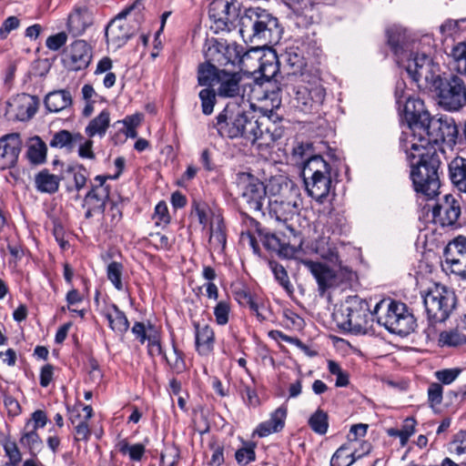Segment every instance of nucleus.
<instances>
[{"label": "nucleus", "mask_w": 466, "mask_h": 466, "mask_svg": "<svg viewBox=\"0 0 466 466\" xmlns=\"http://www.w3.org/2000/svg\"><path fill=\"white\" fill-rule=\"evenodd\" d=\"M216 127L221 137L244 138L259 150L270 147L281 137V130L268 117H256L235 105H228L217 116Z\"/></svg>", "instance_id": "obj_1"}, {"label": "nucleus", "mask_w": 466, "mask_h": 466, "mask_svg": "<svg viewBox=\"0 0 466 466\" xmlns=\"http://www.w3.org/2000/svg\"><path fill=\"white\" fill-rule=\"evenodd\" d=\"M405 114L410 120L409 128L411 132L407 141H416L418 146L424 144L426 147H435L440 156L444 154L441 143L449 147L455 145L459 131L452 118L431 117L420 99H408Z\"/></svg>", "instance_id": "obj_2"}, {"label": "nucleus", "mask_w": 466, "mask_h": 466, "mask_svg": "<svg viewBox=\"0 0 466 466\" xmlns=\"http://www.w3.org/2000/svg\"><path fill=\"white\" fill-rule=\"evenodd\" d=\"M208 15L217 29H274L278 18L268 10L249 7L240 12L238 0H213Z\"/></svg>", "instance_id": "obj_3"}, {"label": "nucleus", "mask_w": 466, "mask_h": 466, "mask_svg": "<svg viewBox=\"0 0 466 466\" xmlns=\"http://www.w3.org/2000/svg\"><path fill=\"white\" fill-rule=\"evenodd\" d=\"M416 141H406L404 147L411 168L414 188L428 198H433L440 188L439 168L441 158L435 147L418 146Z\"/></svg>", "instance_id": "obj_4"}, {"label": "nucleus", "mask_w": 466, "mask_h": 466, "mask_svg": "<svg viewBox=\"0 0 466 466\" xmlns=\"http://www.w3.org/2000/svg\"><path fill=\"white\" fill-rule=\"evenodd\" d=\"M388 43L407 73L419 86L430 87L439 74V66L432 59L421 53H413L414 41H410L406 31H390Z\"/></svg>", "instance_id": "obj_5"}, {"label": "nucleus", "mask_w": 466, "mask_h": 466, "mask_svg": "<svg viewBox=\"0 0 466 466\" xmlns=\"http://www.w3.org/2000/svg\"><path fill=\"white\" fill-rule=\"evenodd\" d=\"M268 192L271 196L268 200L270 216L294 232L288 222L299 212L302 204L299 188L286 179L273 178L268 183Z\"/></svg>", "instance_id": "obj_6"}, {"label": "nucleus", "mask_w": 466, "mask_h": 466, "mask_svg": "<svg viewBox=\"0 0 466 466\" xmlns=\"http://www.w3.org/2000/svg\"><path fill=\"white\" fill-rule=\"evenodd\" d=\"M373 316L368 301L353 296L349 297L333 313V319L338 328L344 331L365 334L372 326Z\"/></svg>", "instance_id": "obj_7"}, {"label": "nucleus", "mask_w": 466, "mask_h": 466, "mask_svg": "<svg viewBox=\"0 0 466 466\" xmlns=\"http://www.w3.org/2000/svg\"><path fill=\"white\" fill-rule=\"evenodd\" d=\"M380 325L390 332L406 336L414 330L416 320L404 303L391 299H382L373 309Z\"/></svg>", "instance_id": "obj_8"}, {"label": "nucleus", "mask_w": 466, "mask_h": 466, "mask_svg": "<svg viewBox=\"0 0 466 466\" xmlns=\"http://www.w3.org/2000/svg\"><path fill=\"white\" fill-rule=\"evenodd\" d=\"M302 176L309 196L322 203L331 188L329 164L321 156H314L305 161Z\"/></svg>", "instance_id": "obj_9"}, {"label": "nucleus", "mask_w": 466, "mask_h": 466, "mask_svg": "<svg viewBox=\"0 0 466 466\" xmlns=\"http://www.w3.org/2000/svg\"><path fill=\"white\" fill-rule=\"evenodd\" d=\"M325 96V88L318 78L309 79L308 76L301 75L292 86L291 103L303 113H312L323 104Z\"/></svg>", "instance_id": "obj_10"}, {"label": "nucleus", "mask_w": 466, "mask_h": 466, "mask_svg": "<svg viewBox=\"0 0 466 466\" xmlns=\"http://www.w3.org/2000/svg\"><path fill=\"white\" fill-rule=\"evenodd\" d=\"M430 87L437 93L439 105L448 111H458L466 105V85L457 76L441 78L439 75Z\"/></svg>", "instance_id": "obj_11"}, {"label": "nucleus", "mask_w": 466, "mask_h": 466, "mask_svg": "<svg viewBox=\"0 0 466 466\" xmlns=\"http://www.w3.org/2000/svg\"><path fill=\"white\" fill-rule=\"evenodd\" d=\"M423 302L429 319L442 322L455 307V295L445 287L436 285L425 295Z\"/></svg>", "instance_id": "obj_12"}, {"label": "nucleus", "mask_w": 466, "mask_h": 466, "mask_svg": "<svg viewBox=\"0 0 466 466\" xmlns=\"http://www.w3.org/2000/svg\"><path fill=\"white\" fill-rule=\"evenodd\" d=\"M251 49L244 52V48L236 43L222 45L217 48V54L214 56V61L219 66H228L229 65L238 66L242 72H253L254 66L249 65L250 57L253 56L255 60L257 57L253 56Z\"/></svg>", "instance_id": "obj_13"}, {"label": "nucleus", "mask_w": 466, "mask_h": 466, "mask_svg": "<svg viewBox=\"0 0 466 466\" xmlns=\"http://www.w3.org/2000/svg\"><path fill=\"white\" fill-rule=\"evenodd\" d=\"M239 187L241 198L247 204L248 209L254 212H261L266 201L268 185L266 187L258 178L245 174L240 177Z\"/></svg>", "instance_id": "obj_14"}, {"label": "nucleus", "mask_w": 466, "mask_h": 466, "mask_svg": "<svg viewBox=\"0 0 466 466\" xmlns=\"http://www.w3.org/2000/svg\"><path fill=\"white\" fill-rule=\"evenodd\" d=\"M444 259L452 273L466 275V238L460 236L451 241L444 249Z\"/></svg>", "instance_id": "obj_15"}, {"label": "nucleus", "mask_w": 466, "mask_h": 466, "mask_svg": "<svg viewBox=\"0 0 466 466\" xmlns=\"http://www.w3.org/2000/svg\"><path fill=\"white\" fill-rule=\"evenodd\" d=\"M38 99L35 96L20 94L7 102L5 114L9 118L27 121L36 113Z\"/></svg>", "instance_id": "obj_16"}, {"label": "nucleus", "mask_w": 466, "mask_h": 466, "mask_svg": "<svg viewBox=\"0 0 466 466\" xmlns=\"http://www.w3.org/2000/svg\"><path fill=\"white\" fill-rule=\"evenodd\" d=\"M91 59L90 46L86 41L77 40L65 52L63 63L69 70L78 71L87 67Z\"/></svg>", "instance_id": "obj_17"}, {"label": "nucleus", "mask_w": 466, "mask_h": 466, "mask_svg": "<svg viewBox=\"0 0 466 466\" xmlns=\"http://www.w3.org/2000/svg\"><path fill=\"white\" fill-rule=\"evenodd\" d=\"M106 177L97 176L95 181L97 183L92 186V189L86 194L84 200V207L86 208V217L93 213H102L109 198V188L105 184Z\"/></svg>", "instance_id": "obj_18"}, {"label": "nucleus", "mask_w": 466, "mask_h": 466, "mask_svg": "<svg viewBox=\"0 0 466 466\" xmlns=\"http://www.w3.org/2000/svg\"><path fill=\"white\" fill-rule=\"evenodd\" d=\"M251 53L254 54L253 56L257 57V60L253 56L250 57V60L258 64V66L252 65L255 68L254 71L245 72V74L254 75L259 73L266 80L273 78L279 72V61L276 53L272 51L262 53V50L259 48H251Z\"/></svg>", "instance_id": "obj_19"}, {"label": "nucleus", "mask_w": 466, "mask_h": 466, "mask_svg": "<svg viewBox=\"0 0 466 466\" xmlns=\"http://www.w3.org/2000/svg\"><path fill=\"white\" fill-rule=\"evenodd\" d=\"M21 146L18 133L7 134L0 138V168H9L16 163Z\"/></svg>", "instance_id": "obj_20"}, {"label": "nucleus", "mask_w": 466, "mask_h": 466, "mask_svg": "<svg viewBox=\"0 0 466 466\" xmlns=\"http://www.w3.org/2000/svg\"><path fill=\"white\" fill-rule=\"evenodd\" d=\"M432 215L442 226H451L461 215L460 204L451 195H446L442 202L432 208Z\"/></svg>", "instance_id": "obj_21"}, {"label": "nucleus", "mask_w": 466, "mask_h": 466, "mask_svg": "<svg viewBox=\"0 0 466 466\" xmlns=\"http://www.w3.org/2000/svg\"><path fill=\"white\" fill-rule=\"evenodd\" d=\"M302 263L316 279L321 293H324L327 289L335 284L336 272L334 267L336 265L332 264L333 267H330L312 260H304Z\"/></svg>", "instance_id": "obj_22"}, {"label": "nucleus", "mask_w": 466, "mask_h": 466, "mask_svg": "<svg viewBox=\"0 0 466 466\" xmlns=\"http://www.w3.org/2000/svg\"><path fill=\"white\" fill-rule=\"evenodd\" d=\"M241 76L238 72H230L221 69L218 73L216 86L217 94L220 97H235L240 94L239 82Z\"/></svg>", "instance_id": "obj_23"}, {"label": "nucleus", "mask_w": 466, "mask_h": 466, "mask_svg": "<svg viewBox=\"0 0 466 466\" xmlns=\"http://www.w3.org/2000/svg\"><path fill=\"white\" fill-rule=\"evenodd\" d=\"M287 417V407L282 405L276 409L271 414L268 420L260 423L257 429L256 433L259 437H266L271 433L280 431L285 425V420Z\"/></svg>", "instance_id": "obj_24"}, {"label": "nucleus", "mask_w": 466, "mask_h": 466, "mask_svg": "<svg viewBox=\"0 0 466 466\" xmlns=\"http://www.w3.org/2000/svg\"><path fill=\"white\" fill-rule=\"evenodd\" d=\"M60 180L64 182L66 191H78L86 185V170L80 166L67 167L62 170Z\"/></svg>", "instance_id": "obj_25"}, {"label": "nucleus", "mask_w": 466, "mask_h": 466, "mask_svg": "<svg viewBox=\"0 0 466 466\" xmlns=\"http://www.w3.org/2000/svg\"><path fill=\"white\" fill-rule=\"evenodd\" d=\"M108 320L110 329L116 334L123 335L129 328V322L125 313L115 304H108L103 311Z\"/></svg>", "instance_id": "obj_26"}, {"label": "nucleus", "mask_w": 466, "mask_h": 466, "mask_svg": "<svg viewBox=\"0 0 466 466\" xmlns=\"http://www.w3.org/2000/svg\"><path fill=\"white\" fill-rule=\"evenodd\" d=\"M196 348L200 355H208L214 348L215 335L213 329L208 326L195 324Z\"/></svg>", "instance_id": "obj_27"}, {"label": "nucleus", "mask_w": 466, "mask_h": 466, "mask_svg": "<svg viewBox=\"0 0 466 466\" xmlns=\"http://www.w3.org/2000/svg\"><path fill=\"white\" fill-rule=\"evenodd\" d=\"M26 147V157L31 164L41 165L46 162L47 147L38 136L28 138Z\"/></svg>", "instance_id": "obj_28"}, {"label": "nucleus", "mask_w": 466, "mask_h": 466, "mask_svg": "<svg viewBox=\"0 0 466 466\" xmlns=\"http://www.w3.org/2000/svg\"><path fill=\"white\" fill-rule=\"evenodd\" d=\"M110 112L107 109L102 110L96 117L91 119L85 128L89 137H103L110 127Z\"/></svg>", "instance_id": "obj_29"}, {"label": "nucleus", "mask_w": 466, "mask_h": 466, "mask_svg": "<svg viewBox=\"0 0 466 466\" xmlns=\"http://www.w3.org/2000/svg\"><path fill=\"white\" fill-rule=\"evenodd\" d=\"M144 9V0H136L132 5L127 6L113 19H111L105 29H109L111 26L115 25L117 22H120L123 19L134 20L139 24L143 19Z\"/></svg>", "instance_id": "obj_30"}, {"label": "nucleus", "mask_w": 466, "mask_h": 466, "mask_svg": "<svg viewBox=\"0 0 466 466\" xmlns=\"http://www.w3.org/2000/svg\"><path fill=\"white\" fill-rule=\"evenodd\" d=\"M450 177L456 187L466 193V158L455 157L449 164Z\"/></svg>", "instance_id": "obj_31"}, {"label": "nucleus", "mask_w": 466, "mask_h": 466, "mask_svg": "<svg viewBox=\"0 0 466 466\" xmlns=\"http://www.w3.org/2000/svg\"><path fill=\"white\" fill-rule=\"evenodd\" d=\"M313 251L318 254L321 258L328 262L338 265L339 256L334 244L329 242V238L321 237L312 244Z\"/></svg>", "instance_id": "obj_32"}, {"label": "nucleus", "mask_w": 466, "mask_h": 466, "mask_svg": "<svg viewBox=\"0 0 466 466\" xmlns=\"http://www.w3.org/2000/svg\"><path fill=\"white\" fill-rule=\"evenodd\" d=\"M67 25L69 29H86L94 25L93 15L86 8L76 9L69 15Z\"/></svg>", "instance_id": "obj_33"}, {"label": "nucleus", "mask_w": 466, "mask_h": 466, "mask_svg": "<svg viewBox=\"0 0 466 466\" xmlns=\"http://www.w3.org/2000/svg\"><path fill=\"white\" fill-rule=\"evenodd\" d=\"M357 449L344 444L339 447L330 460V466H350L356 461Z\"/></svg>", "instance_id": "obj_34"}, {"label": "nucleus", "mask_w": 466, "mask_h": 466, "mask_svg": "<svg viewBox=\"0 0 466 466\" xmlns=\"http://www.w3.org/2000/svg\"><path fill=\"white\" fill-rule=\"evenodd\" d=\"M35 187L42 193H53L58 188V178L50 174L47 169H44L35 175Z\"/></svg>", "instance_id": "obj_35"}, {"label": "nucleus", "mask_w": 466, "mask_h": 466, "mask_svg": "<svg viewBox=\"0 0 466 466\" xmlns=\"http://www.w3.org/2000/svg\"><path fill=\"white\" fill-rule=\"evenodd\" d=\"M221 69H218L216 66L208 63H205L199 66L198 72V81L200 86H209L216 85L218 80V73Z\"/></svg>", "instance_id": "obj_36"}, {"label": "nucleus", "mask_w": 466, "mask_h": 466, "mask_svg": "<svg viewBox=\"0 0 466 466\" xmlns=\"http://www.w3.org/2000/svg\"><path fill=\"white\" fill-rule=\"evenodd\" d=\"M66 302V309L77 313L81 318L84 317V310L80 309V306L83 304L84 296L81 292H79L76 289L68 288L67 292L65 297ZM62 311L66 310V307L61 308Z\"/></svg>", "instance_id": "obj_37"}, {"label": "nucleus", "mask_w": 466, "mask_h": 466, "mask_svg": "<svg viewBox=\"0 0 466 466\" xmlns=\"http://www.w3.org/2000/svg\"><path fill=\"white\" fill-rule=\"evenodd\" d=\"M116 449L124 455H128L130 460L139 461L145 451L146 448L141 443L130 445L126 440H121L116 444Z\"/></svg>", "instance_id": "obj_38"}, {"label": "nucleus", "mask_w": 466, "mask_h": 466, "mask_svg": "<svg viewBox=\"0 0 466 466\" xmlns=\"http://www.w3.org/2000/svg\"><path fill=\"white\" fill-rule=\"evenodd\" d=\"M441 347H457L466 343V335L458 329L441 332L438 339Z\"/></svg>", "instance_id": "obj_39"}, {"label": "nucleus", "mask_w": 466, "mask_h": 466, "mask_svg": "<svg viewBox=\"0 0 466 466\" xmlns=\"http://www.w3.org/2000/svg\"><path fill=\"white\" fill-rule=\"evenodd\" d=\"M328 419V414L319 409L309 417V425L315 433L324 435L329 428Z\"/></svg>", "instance_id": "obj_40"}, {"label": "nucleus", "mask_w": 466, "mask_h": 466, "mask_svg": "<svg viewBox=\"0 0 466 466\" xmlns=\"http://www.w3.org/2000/svg\"><path fill=\"white\" fill-rule=\"evenodd\" d=\"M123 265L119 262L113 261L106 268V276L108 280L118 291L124 290L122 282Z\"/></svg>", "instance_id": "obj_41"}, {"label": "nucleus", "mask_w": 466, "mask_h": 466, "mask_svg": "<svg viewBox=\"0 0 466 466\" xmlns=\"http://www.w3.org/2000/svg\"><path fill=\"white\" fill-rule=\"evenodd\" d=\"M453 69L466 75V44H459L452 49Z\"/></svg>", "instance_id": "obj_42"}, {"label": "nucleus", "mask_w": 466, "mask_h": 466, "mask_svg": "<svg viewBox=\"0 0 466 466\" xmlns=\"http://www.w3.org/2000/svg\"><path fill=\"white\" fill-rule=\"evenodd\" d=\"M216 219L217 226L214 227V223H211L209 228V243L216 248H223L226 244V236L221 227L222 220L219 217H217Z\"/></svg>", "instance_id": "obj_43"}, {"label": "nucleus", "mask_w": 466, "mask_h": 466, "mask_svg": "<svg viewBox=\"0 0 466 466\" xmlns=\"http://www.w3.org/2000/svg\"><path fill=\"white\" fill-rule=\"evenodd\" d=\"M62 105H60V113H63L64 117L60 116V121L63 124L71 121L75 116L74 109L71 107L73 99L69 91L60 90Z\"/></svg>", "instance_id": "obj_44"}, {"label": "nucleus", "mask_w": 466, "mask_h": 466, "mask_svg": "<svg viewBox=\"0 0 466 466\" xmlns=\"http://www.w3.org/2000/svg\"><path fill=\"white\" fill-rule=\"evenodd\" d=\"M191 215L198 218V223L202 225L203 228H206L209 223H213V221L210 222L212 215L211 209L206 203L195 201Z\"/></svg>", "instance_id": "obj_45"}, {"label": "nucleus", "mask_w": 466, "mask_h": 466, "mask_svg": "<svg viewBox=\"0 0 466 466\" xmlns=\"http://www.w3.org/2000/svg\"><path fill=\"white\" fill-rule=\"evenodd\" d=\"M164 357L169 367L177 373H180L185 370L186 364L182 353L175 345L172 347V351L169 352L168 355L165 354Z\"/></svg>", "instance_id": "obj_46"}, {"label": "nucleus", "mask_w": 466, "mask_h": 466, "mask_svg": "<svg viewBox=\"0 0 466 466\" xmlns=\"http://www.w3.org/2000/svg\"><path fill=\"white\" fill-rule=\"evenodd\" d=\"M20 443L22 446L27 447L31 451H34L39 448L41 441L35 430L27 429L25 426L24 432L20 438Z\"/></svg>", "instance_id": "obj_47"}, {"label": "nucleus", "mask_w": 466, "mask_h": 466, "mask_svg": "<svg viewBox=\"0 0 466 466\" xmlns=\"http://www.w3.org/2000/svg\"><path fill=\"white\" fill-rule=\"evenodd\" d=\"M201 100L202 112L205 115L212 114L216 103V93L211 88H204L198 95Z\"/></svg>", "instance_id": "obj_48"}, {"label": "nucleus", "mask_w": 466, "mask_h": 466, "mask_svg": "<svg viewBox=\"0 0 466 466\" xmlns=\"http://www.w3.org/2000/svg\"><path fill=\"white\" fill-rule=\"evenodd\" d=\"M105 37L107 45L116 50L127 42L130 35L124 31H105Z\"/></svg>", "instance_id": "obj_49"}, {"label": "nucleus", "mask_w": 466, "mask_h": 466, "mask_svg": "<svg viewBox=\"0 0 466 466\" xmlns=\"http://www.w3.org/2000/svg\"><path fill=\"white\" fill-rule=\"evenodd\" d=\"M83 140L84 137L80 133L60 130V147H66L67 150L72 151Z\"/></svg>", "instance_id": "obj_50"}, {"label": "nucleus", "mask_w": 466, "mask_h": 466, "mask_svg": "<svg viewBox=\"0 0 466 466\" xmlns=\"http://www.w3.org/2000/svg\"><path fill=\"white\" fill-rule=\"evenodd\" d=\"M258 234L261 238V240L264 246L272 251L281 252L284 248V244L281 240L275 235L271 233H262L261 230H258Z\"/></svg>", "instance_id": "obj_51"}, {"label": "nucleus", "mask_w": 466, "mask_h": 466, "mask_svg": "<svg viewBox=\"0 0 466 466\" xmlns=\"http://www.w3.org/2000/svg\"><path fill=\"white\" fill-rule=\"evenodd\" d=\"M4 450L10 461L7 464L10 466H17L22 460V456L16 443L8 441L5 443Z\"/></svg>", "instance_id": "obj_52"}, {"label": "nucleus", "mask_w": 466, "mask_h": 466, "mask_svg": "<svg viewBox=\"0 0 466 466\" xmlns=\"http://www.w3.org/2000/svg\"><path fill=\"white\" fill-rule=\"evenodd\" d=\"M149 243L157 249L163 250H167L172 246V240L167 236L159 232L150 234Z\"/></svg>", "instance_id": "obj_53"}, {"label": "nucleus", "mask_w": 466, "mask_h": 466, "mask_svg": "<svg viewBox=\"0 0 466 466\" xmlns=\"http://www.w3.org/2000/svg\"><path fill=\"white\" fill-rule=\"evenodd\" d=\"M230 308L226 301H219L214 309V316L218 325H225L228 321Z\"/></svg>", "instance_id": "obj_54"}, {"label": "nucleus", "mask_w": 466, "mask_h": 466, "mask_svg": "<svg viewBox=\"0 0 466 466\" xmlns=\"http://www.w3.org/2000/svg\"><path fill=\"white\" fill-rule=\"evenodd\" d=\"M450 451L451 453L461 455L466 452V431L458 432L452 442Z\"/></svg>", "instance_id": "obj_55"}, {"label": "nucleus", "mask_w": 466, "mask_h": 466, "mask_svg": "<svg viewBox=\"0 0 466 466\" xmlns=\"http://www.w3.org/2000/svg\"><path fill=\"white\" fill-rule=\"evenodd\" d=\"M312 146L309 143H299L293 147L292 155L296 162L306 161L312 157L311 154Z\"/></svg>", "instance_id": "obj_56"}, {"label": "nucleus", "mask_w": 466, "mask_h": 466, "mask_svg": "<svg viewBox=\"0 0 466 466\" xmlns=\"http://www.w3.org/2000/svg\"><path fill=\"white\" fill-rule=\"evenodd\" d=\"M47 417L46 412L41 410H37L32 413L31 419L27 420L25 426L27 429L31 428L36 431L38 428L45 427Z\"/></svg>", "instance_id": "obj_57"}, {"label": "nucleus", "mask_w": 466, "mask_h": 466, "mask_svg": "<svg viewBox=\"0 0 466 466\" xmlns=\"http://www.w3.org/2000/svg\"><path fill=\"white\" fill-rule=\"evenodd\" d=\"M443 388L439 383H431L428 389V400L431 407L439 405L442 401Z\"/></svg>", "instance_id": "obj_58"}, {"label": "nucleus", "mask_w": 466, "mask_h": 466, "mask_svg": "<svg viewBox=\"0 0 466 466\" xmlns=\"http://www.w3.org/2000/svg\"><path fill=\"white\" fill-rule=\"evenodd\" d=\"M460 369H446L435 372L436 379L443 384L452 383L460 375Z\"/></svg>", "instance_id": "obj_59"}, {"label": "nucleus", "mask_w": 466, "mask_h": 466, "mask_svg": "<svg viewBox=\"0 0 466 466\" xmlns=\"http://www.w3.org/2000/svg\"><path fill=\"white\" fill-rule=\"evenodd\" d=\"M367 429L368 425L362 423L351 426L350 433L348 435V443L346 444L354 447L355 443L358 441V438L366 435Z\"/></svg>", "instance_id": "obj_60"}, {"label": "nucleus", "mask_w": 466, "mask_h": 466, "mask_svg": "<svg viewBox=\"0 0 466 466\" xmlns=\"http://www.w3.org/2000/svg\"><path fill=\"white\" fill-rule=\"evenodd\" d=\"M276 279L289 292H292V286L289 280V277L285 268L280 265H275L272 268Z\"/></svg>", "instance_id": "obj_61"}, {"label": "nucleus", "mask_w": 466, "mask_h": 466, "mask_svg": "<svg viewBox=\"0 0 466 466\" xmlns=\"http://www.w3.org/2000/svg\"><path fill=\"white\" fill-rule=\"evenodd\" d=\"M236 460L239 464L247 465L255 460V451L252 447H245L236 451Z\"/></svg>", "instance_id": "obj_62"}, {"label": "nucleus", "mask_w": 466, "mask_h": 466, "mask_svg": "<svg viewBox=\"0 0 466 466\" xmlns=\"http://www.w3.org/2000/svg\"><path fill=\"white\" fill-rule=\"evenodd\" d=\"M154 218L157 225L167 224L169 222V215L167 206L164 202H159L155 208Z\"/></svg>", "instance_id": "obj_63"}, {"label": "nucleus", "mask_w": 466, "mask_h": 466, "mask_svg": "<svg viewBox=\"0 0 466 466\" xmlns=\"http://www.w3.org/2000/svg\"><path fill=\"white\" fill-rule=\"evenodd\" d=\"M4 404L7 409V412L11 416H17L21 412V407L19 402L14 397L4 394Z\"/></svg>", "instance_id": "obj_64"}]
</instances>
